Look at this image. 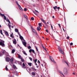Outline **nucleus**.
Returning <instances> with one entry per match:
<instances>
[{"instance_id": "nucleus-17", "label": "nucleus", "mask_w": 77, "mask_h": 77, "mask_svg": "<svg viewBox=\"0 0 77 77\" xmlns=\"http://www.w3.org/2000/svg\"><path fill=\"white\" fill-rule=\"evenodd\" d=\"M59 72L60 74H62V75H63V76H64V75H63V73L62 72V71H60V70H59Z\"/></svg>"}, {"instance_id": "nucleus-52", "label": "nucleus", "mask_w": 77, "mask_h": 77, "mask_svg": "<svg viewBox=\"0 0 77 77\" xmlns=\"http://www.w3.org/2000/svg\"><path fill=\"white\" fill-rule=\"evenodd\" d=\"M38 63H40V61H39V60H38Z\"/></svg>"}, {"instance_id": "nucleus-1", "label": "nucleus", "mask_w": 77, "mask_h": 77, "mask_svg": "<svg viewBox=\"0 0 77 77\" xmlns=\"http://www.w3.org/2000/svg\"><path fill=\"white\" fill-rule=\"evenodd\" d=\"M58 49L59 52H60L61 54H62L63 55V54H64V53L63 52V51H62V48H61L60 47H58Z\"/></svg>"}, {"instance_id": "nucleus-45", "label": "nucleus", "mask_w": 77, "mask_h": 77, "mask_svg": "<svg viewBox=\"0 0 77 77\" xmlns=\"http://www.w3.org/2000/svg\"><path fill=\"white\" fill-rule=\"evenodd\" d=\"M23 66H26V65H25V64H24V63H23Z\"/></svg>"}, {"instance_id": "nucleus-56", "label": "nucleus", "mask_w": 77, "mask_h": 77, "mask_svg": "<svg viewBox=\"0 0 77 77\" xmlns=\"http://www.w3.org/2000/svg\"><path fill=\"white\" fill-rule=\"evenodd\" d=\"M36 67H37V68H39V65L37 66H36Z\"/></svg>"}, {"instance_id": "nucleus-57", "label": "nucleus", "mask_w": 77, "mask_h": 77, "mask_svg": "<svg viewBox=\"0 0 77 77\" xmlns=\"http://www.w3.org/2000/svg\"><path fill=\"white\" fill-rule=\"evenodd\" d=\"M46 26L47 27H48V26L47 25V24L46 23Z\"/></svg>"}, {"instance_id": "nucleus-41", "label": "nucleus", "mask_w": 77, "mask_h": 77, "mask_svg": "<svg viewBox=\"0 0 77 77\" xmlns=\"http://www.w3.org/2000/svg\"><path fill=\"white\" fill-rule=\"evenodd\" d=\"M3 56V54H2V53H0V57H1V56Z\"/></svg>"}, {"instance_id": "nucleus-2", "label": "nucleus", "mask_w": 77, "mask_h": 77, "mask_svg": "<svg viewBox=\"0 0 77 77\" xmlns=\"http://www.w3.org/2000/svg\"><path fill=\"white\" fill-rule=\"evenodd\" d=\"M63 73L66 75V74H68V70H67L66 68H64L63 69Z\"/></svg>"}, {"instance_id": "nucleus-32", "label": "nucleus", "mask_w": 77, "mask_h": 77, "mask_svg": "<svg viewBox=\"0 0 77 77\" xmlns=\"http://www.w3.org/2000/svg\"><path fill=\"white\" fill-rule=\"evenodd\" d=\"M0 15L2 17H4V16H5V14H1V13H0Z\"/></svg>"}, {"instance_id": "nucleus-18", "label": "nucleus", "mask_w": 77, "mask_h": 77, "mask_svg": "<svg viewBox=\"0 0 77 77\" xmlns=\"http://www.w3.org/2000/svg\"><path fill=\"white\" fill-rule=\"evenodd\" d=\"M32 63H28V65H29L30 66H32Z\"/></svg>"}, {"instance_id": "nucleus-22", "label": "nucleus", "mask_w": 77, "mask_h": 77, "mask_svg": "<svg viewBox=\"0 0 77 77\" xmlns=\"http://www.w3.org/2000/svg\"><path fill=\"white\" fill-rule=\"evenodd\" d=\"M31 74L32 75H33V76H35V72H32L31 73Z\"/></svg>"}, {"instance_id": "nucleus-19", "label": "nucleus", "mask_w": 77, "mask_h": 77, "mask_svg": "<svg viewBox=\"0 0 77 77\" xmlns=\"http://www.w3.org/2000/svg\"><path fill=\"white\" fill-rule=\"evenodd\" d=\"M42 21L43 22H44V23H45V24H46V23H45V21H44V19H43V18H42L41 19Z\"/></svg>"}, {"instance_id": "nucleus-15", "label": "nucleus", "mask_w": 77, "mask_h": 77, "mask_svg": "<svg viewBox=\"0 0 77 77\" xmlns=\"http://www.w3.org/2000/svg\"><path fill=\"white\" fill-rule=\"evenodd\" d=\"M15 51V50L14 49H12V50L11 51V53H12V54H14V52Z\"/></svg>"}, {"instance_id": "nucleus-33", "label": "nucleus", "mask_w": 77, "mask_h": 77, "mask_svg": "<svg viewBox=\"0 0 77 77\" xmlns=\"http://www.w3.org/2000/svg\"><path fill=\"white\" fill-rule=\"evenodd\" d=\"M50 25H51V29L52 30H53V26H52V25L51 24H50Z\"/></svg>"}, {"instance_id": "nucleus-36", "label": "nucleus", "mask_w": 77, "mask_h": 77, "mask_svg": "<svg viewBox=\"0 0 77 77\" xmlns=\"http://www.w3.org/2000/svg\"><path fill=\"white\" fill-rule=\"evenodd\" d=\"M31 20H32V21L34 20V18H33V17H32L31 18Z\"/></svg>"}, {"instance_id": "nucleus-26", "label": "nucleus", "mask_w": 77, "mask_h": 77, "mask_svg": "<svg viewBox=\"0 0 77 77\" xmlns=\"http://www.w3.org/2000/svg\"><path fill=\"white\" fill-rule=\"evenodd\" d=\"M31 68L32 69H33V70H34V71H36V69H35L33 67H31Z\"/></svg>"}, {"instance_id": "nucleus-14", "label": "nucleus", "mask_w": 77, "mask_h": 77, "mask_svg": "<svg viewBox=\"0 0 77 77\" xmlns=\"http://www.w3.org/2000/svg\"><path fill=\"white\" fill-rule=\"evenodd\" d=\"M22 52L24 54H25V55H26V56H27V54L26 53V52L24 51H23Z\"/></svg>"}, {"instance_id": "nucleus-29", "label": "nucleus", "mask_w": 77, "mask_h": 77, "mask_svg": "<svg viewBox=\"0 0 77 77\" xmlns=\"http://www.w3.org/2000/svg\"><path fill=\"white\" fill-rule=\"evenodd\" d=\"M13 66L14 69H16V68H17V67H16V66H15V65H14V64H13Z\"/></svg>"}, {"instance_id": "nucleus-54", "label": "nucleus", "mask_w": 77, "mask_h": 77, "mask_svg": "<svg viewBox=\"0 0 77 77\" xmlns=\"http://www.w3.org/2000/svg\"><path fill=\"white\" fill-rule=\"evenodd\" d=\"M10 77H14V76L13 75H11L10 76Z\"/></svg>"}, {"instance_id": "nucleus-35", "label": "nucleus", "mask_w": 77, "mask_h": 77, "mask_svg": "<svg viewBox=\"0 0 77 77\" xmlns=\"http://www.w3.org/2000/svg\"><path fill=\"white\" fill-rule=\"evenodd\" d=\"M5 69L6 71H8V67H7V66L5 67Z\"/></svg>"}, {"instance_id": "nucleus-60", "label": "nucleus", "mask_w": 77, "mask_h": 77, "mask_svg": "<svg viewBox=\"0 0 77 77\" xmlns=\"http://www.w3.org/2000/svg\"><path fill=\"white\" fill-rule=\"evenodd\" d=\"M33 13H34V14H35V15H36V13H35V12L33 11Z\"/></svg>"}, {"instance_id": "nucleus-64", "label": "nucleus", "mask_w": 77, "mask_h": 77, "mask_svg": "<svg viewBox=\"0 0 77 77\" xmlns=\"http://www.w3.org/2000/svg\"><path fill=\"white\" fill-rule=\"evenodd\" d=\"M52 18H54V16H52Z\"/></svg>"}, {"instance_id": "nucleus-59", "label": "nucleus", "mask_w": 77, "mask_h": 77, "mask_svg": "<svg viewBox=\"0 0 77 77\" xmlns=\"http://www.w3.org/2000/svg\"><path fill=\"white\" fill-rule=\"evenodd\" d=\"M42 47H43V48L44 49H45V48H44V46H43V45H42Z\"/></svg>"}, {"instance_id": "nucleus-3", "label": "nucleus", "mask_w": 77, "mask_h": 77, "mask_svg": "<svg viewBox=\"0 0 77 77\" xmlns=\"http://www.w3.org/2000/svg\"><path fill=\"white\" fill-rule=\"evenodd\" d=\"M32 51L34 53V54H35V51L33 49H30L29 51V52L30 53H32Z\"/></svg>"}, {"instance_id": "nucleus-9", "label": "nucleus", "mask_w": 77, "mask_h": 77, "mask_svg": "<svg viewBox=\"0 0 77 77\" xmlns=\"http://www.w3.org/2000/svg\"><path fill=\"white\" fill-rule=\"evenodd\" d=\"M22 43H23V45H24L25 47H27V46H26V44H27V43H26V42H22Z\"/></svg>"}, {"instance_id": "nucleus-16", "label": "nucleus", "mask_w": 77, "mask_h": 77, "mask_svg": "<svg viewBox=\"0 0 77 77\" xmlns=\"http://www.w3.org/2000/svg\"><path fill=\"white\" fill-rule=\"evenodd\" d=\"M18 7L19 9H20V10H21V11H23V9H22V8H21V6H20V5L18 6Z\"/></svg>"}, {"instance_id": "nucleus-30", "label": "nucleus", "mask_w": 77, "mask_h": 77, "mask_svg": "<svg viewBox=\"0 0 77 77\" xmlns=\"http://www.w3.org/2000/svg\"><path fill=\"white\" fill-rule=\"evenodd\" d=\"M38 26L39 27H41L42 26V24H41V23H38Z\"/></svg>"}, {"instance_id": "nucleus-10", "label": "nucleus", "mask_w": 77, "mask_h": 77, "mask_svg": "<svg viewBox=\"0 0 77 77\" xmlns=\"http://www.w3.org/2000/svg\"><path fill=\"white\" fill-rule=\"evenodd\" d=\"M4 32H5V33L6 36H9V34L8 33V32L6 31H4Z\"/></svg>"}, {"instance_id": "nucleus-62", "label": "nucleus", "mask_w": 77, "mask_h": 77, "mask_svg": "<svg viewBox=\"0 0 77 77\" xmlns=\"http://www.w3.org/2000/svg\"><path fill=\"white\" fill-rule=\"evenodd\" d=\"M8 22L9 24H11V22H10V21H8Z\"/></svg>"}, {"instance_id": "nucleus-8", "label": "nucleus", "mask_w": 77, "mask_h": 77, "mask_svg": "<svg viewBox=\"0 0 77 77\" xmlns=\"http://www.w3.org/2000/svg\"><path fill=\"white\" fill-rule=\"evenodd\" d=\"M5 59L6 62H9V60H10V58L9 57H6Z\"/></svg>"}, {"instance_id": "nucleus-48", "label": "nucleus", "mask_w": 77, "mask_h": 77, "mask_svg": "<svg viewBox=\"0 0 77 77\" xmlns=\"http://www.w3.org/2000/svg\"><path fill=\"white\" fill-rule=\"evenodd\" d=\"M2 53H3V54H4L5 53V51H3L2 52Z\"/></svg>"}, {"instance_id": "nucleus-49", "label": "nucleus", "mask_w": 77, "mask_h": 77, "mask_svg": "<svg viewBox=\"0 0 77 77\" xmlns=\"http://www.w3.org/2000/svg\"><path fill=\"white\" fill-rule=\"evenodd\" d=\"M73 45V43L72 42L70 44V45Z\"/></svg>"}, {"instance_id": "nucleus-21", "label": "nucleus", "mask_w": 77, "mask_h": 77, "mask_svg": "<svg viewBox=\"0 0 77 77\" xmlns=\"http://www.w3.org/2000/svg\"><path fill=\"white\" fill-rule=\"evenodd\" d=\"M13 33H12L10 35V36L12 38V39H13V38H14V37L13 36Z\"/></svg>"}, {"instance_id": "nucleus-40", "label": "nucleus", "mask_w": 77, "mask_h": 77, "mask_svg": "<svg viewBox=\"0 0 77 77\" xmlns=\"http://www.w3.org/2000/svg\"><path fill=\"white\" fill-rule=\"evenodd\" d=\"M65 63H66L68 66H69V64H68V63L67 62H65Z\"/></svg>"}, {"instance_id": "nucleus-25", "label": "nucleus", "mask_w": 77, "mask_h": 77, "mask_svg": "<svg viewBox=\"0 0 77 77\" xmlns=\"http://www.w3.org/2000/svg\"><path fill=\"white\" fill-rule=\"evenodd\" d=\"M8 27H9L10 29H11V25L10 24L9 25V23H8Z\"/></svg>"}, {"instance_id": "nucleus-5", "label": "nucleus", "mask_w": 77, "mask_h": 77, "mask_svg": "<svg viewBox=\"0 0 77 77\" xmlns=\"http://www.w3.org/2000/svg\"><path fill=\"white\" fill-rule=\"evenodd\" d=\"M0 45H1L2 47H5V44L2 42H0Z\"/></svg>"}, {"instance_id": "nucleus-61", "label": "nucleus", "mask_w": 77, "mask_h": 77, "mask_svg": "<svg viewBox=\"0 0 77 77\" xmlns=\"http://www.w3.org/2000/svg\"><path fill=\"white\" fill-rule=\"evenodd\" d=\"M42 66H43V67H44V65H43V64H41Z\"/></svg>"}, {"instance_id": "nucleus-39", "label": "nucleus", "mask_w": 77, "mask_h": 77, "mask_svg": "<svg viewBox=\"0 0 77 77\" xmlns=\"http://www.w3.org/2000/svg\"><path fill=\"white\" fill-rule=\"evenodd\" d=\"M4 20H6V16H4Z\"/></svg>"}, {"instance_id": "nucleus-58", "label": "nucleus", "mask_w": 77, "mask_h": 77, "mask_svg": "<svg viewBox=\"0 0 77 77\" xmlns=\"http://www.w3.org/2000/svg\"><path fill=\"white\" fill-rule=\"evenodd\" d=\"M35 11H36V12H37V13H38V11H36V10H35Z\"/></svg>"}, {"instance_id": "nucleus-44", "label": "nucleus", "mask_w": 77, "mask_h": 77, "mask_svg": "<svg viewBox=\"0 0 77 77\" xmlns=\"http://www.w3.org/2000/svg\"><path fill=\"white\" fill-rule=\"evenodd\" d=\"M31 48V46H29L28 47V49H30Z\"/></svg>"}, {"instance_id": "nucleus-12", "label": "nucleus", "mask_w": 77, "mask_h": 77, "mask_svg": "<svg viewBox=\"0 0 77 77\" xmlns=\"http://www.w3.org/2000/svg\"><path fill=\"white\" fill-rule=\"evenodd\" d=\"M37 30L38 31H40L41 30V27L39 26H38L37 28Z\"/></svg>"}, {"instance_id": "nucleus-51", "label": "nucleus", "mask_w": 77, "mask_h": 77, "mask_svg": "<svg viewBox=\"0 0 77 77\" xmlns=\"http://www.w3.org/2000/svg\"><path fill=\"white\" fill-rule=\"evenodd\" d=\"M36 49L37 50V51H38V48H37V47H36Z\"/></svg>"}, {"instance_id": "nucleus-24", "label": "nucleus", "mask_w": 77, "mask_h": 77, "mask_svg": "<svg viewBox=\"0 0 77 77\" xmlns=\"http://www.w3.org/2000/svg\"><path fill=\"white\" fill-rule=\"evenodd\" d=\"M53 8L54 9V10H56V9H57V6H55V7H54Z\"/></svg>"}, {"instance_id": "nucleus-23", "label": "nucleus", "mask_w": 77, "mask_h": 77, "mask_svg": "<svg viewBox=\"0 0 77 77\" xmlns=\"http://www.w3.org/2000/svg\"><path fill=\"white\" fill-rule=\"evenodd\" d=\"M15 31L16 32H18V29L17 28L15 29Z\"/></svg>"}, {"instance_id": "nucleus-28", "label": "nucleus", "mask_w": 77, "mask_h": 77, "mask_svg": "<svg viewBox=\"0 0 77 77\" xmlns=\"http://www.w3.org/2000/svg\"><path fill=\"white\" fill-rule=\"evenodd\" d=\"M16 3L17 4V5L19 6H20V5H19V4H18V2L16 1Z\"/></svg>"}, {"instance_id": "nucleus-38", "label": "nucleus", "mask_w": 77, "mask_h": 77, "mask_svg": "<svg viewBox=\"0 0 77 77\" xmlns=\"http://www.w3.org/2000/svg\"><path fill=\"white\" fill-rule=\"evenodd\" d=\"M17 55L18 56L19 58H20V57H21V55H20V54H17Z\"/></svg>"}, {"instance_id": "nucleus-11", "label": "nucleus", "mask_w": 77, "mask_h": 77, "mask_svg": "<svg viewBox=\"0 0 77 77\" xmlns=\"http://www.w3.org/2000/svg\"><path fill=\"white\" fill-rule=\"evenodd\" d=\"M13 60H14V59H13V58H11L10 60V62L12 64L13 63Z\"/></svg>"}, {"instance_id": "nucleus-43", "label": "nucleus", "mask_w": 77, "mask_h": 77, "mask_svg": "<svg viewBox=\"0 0 77 77\" xmlns=\"http://www.w3.org/2000/svg\"><path fill=\"white\" fill-rule=\"evenodd\" d=\"M27 10L26 8H25L24 10V11H27Z\"/></svg>"}, {"instance_id": "nucleus-31", "label": "nucleus", "mask_w": 77, "mask_h": 77, "mask_svg": "<svg viewBox=\"0 0 77 77\" xmlns=\"http://www.w3.org/2000/svg\"><path fill=\"white\" fill-rule=\"evenodd\" d=\"M24 17L25 18H26V19H27V16H26V15L24 14Z\"/></svg>"}, {"instance_id": "nucleus-42", "label": "nucleus", "mask_w": 77, "mask_h": 77, "mask_svg": "<svg viewBox=\"0 0 77 77\" xmlns=\"http://www.w3.org/2000/svg\"><path fill=\"white\" fill-rule=\"evenodd\" d=\"M29 59L31 61H32V58H31V57H29Z\"/></svg>"}, {"instance_id": "nucleus-27", "label": "nucleus", "mask_w": 77, "mask_h": 77, "mask_svg": "<svg viewBox=\"0 0 77 77\" xmlns=\"http://www.w3.org/2000/svg\"><path fill=\"white\" fill-rule=\"evenodd\" d=\"M28 23L29 26H30V27H31V28H32V25H31V24H30V23L29 22H28Z\"/></svg>"}, {"instance_id": "nucleus-53", "label": "nucleus", "mask_w": 77, "mask_h": 77, "mask_svg": "<svg viewBox=\"0 0 77 77\" xmlns=\"http://www.w3.org/2000/svg\"><path fill=\"white\" fill-rule=\"evenodd\" d=\"M69 36H68L67 37V39H69Z\"/></svg>"}, {"instance_id": "nucleus-13", "label": "nucleus", "mask_w": 77, "mask_h": 77, "mask_svg": "<svg viewBox=\"0 0 77 77\" xmlns=\"http://www.w3.org/2000/svg\"><path fill=\"white\" fill-rule=\"evenodd\" d=\"M19 36L20 38V39H21V40H22V39H23V37L21 35V34H19Z\"/></svg>"}, {"instance_id": "nucleus-47", "label": "nucleus", "mask_w": 77, "mask_h": 77, "mask_svg": "<svg viewBox=\"0 0 77 77\" xmlns=\"http://www.w3.org/2000/svg\"><path fill=\"white\" fill-rule=\"evenodd\" d=\"M58 25L59 26V27L60 28H61V26H60V24H58Z\"/></svg>"}, {"instance_id": "nucleus-34", "label": "nucleus", "mask_w": 77, "mask_h": 77, "mask_svg": "<svg viewBox=\"0 0 77 77\" xmlns=\"http://www.w3.org/2000/svg\"><path fill=\"white\" fill-rule=\"evenodd\" d=\"M1 35H3V36H4V35H3V33L2 32V30H1Z\"/></svg>"}, {"instance_id": "nucleus-20", "label": "nucleus", "mask_w": 77, "mask_h": 77, "mask_svg": "<svg viewBox=\"0 0 77 77\" xmlns=\"http://www.w3.org/2000/svg\"><path fill=\"white\" fill-rule=\"evenodd\" d=\"M17 41L16 40H14L13 41V43L14 44H15V45H16L17 44V43L16 42Z\"/></svg>"}, {"instance_id": "nucleus-50", "label": "nucleus", "mask_w": 77, "mask_h": 77, "mask_svg": "<svg viewBox=\"0 0 77 77\" xmlns=\"http://www.w3.org/2000/svg\"><path fill=\"white\" fill-rule=\"evenodd\" d=\"M46 32H47V33H48V29H46Z\"/></svg>"}, {"instance_id": "nucleus-37", "label": "nucleus", "mask_w": 77, "mask_h": 77, "mask_svg": "<svg viewBox=\"0 0 77 77\" xmlns=\"http://www.w3.org/2000/svg\"><path fill=\"white\" fill-rule=\"evenodd\" d=\"M21 60L23 62L24 61V60L23 59V58H21Z\"/></svg>"}, {"instance_id": "nucleus-6", "label": "nucleus", "mask_w": 77, "mask_h": 77, "mask_svg": "<svg viewBox=\"0 0 77 77\" xmlns=\"http://www.w3.org/2000/svg\"><path fill=\"white\" fill-rule=\"evenodd\" d=\"M31 29L32 30V32H33V33H35V34H37V32H36V31L35 30V29L32 28V27H31Z\"/></svg>"}, {"instance_id": "nucleus-63", "label": "nucleus", "mask_w": 77, "mask_h": 77, "mask_svg": "<svg viewBox=\"0 0 77 77\" xmlns=\"http://www.w3.org/2000/svg\"><path fill=\"white\" fill-rule=\"evenodd\" d=\"M35 35H37V36H39V35H38V34H37H37H35Z\"/></svg>"}, {"instance_id": "nucleus-46", "label": "nucleus", "mask_w": 77, "mask_h": 77, "mask_svg": "<svg viewBox=\"0 0 77 77\" xmlns=\"http://www.w3.org/2000/svg\"><path fill=\"white\" fill-rule=\"evenodd\" d=\"M57 9H58V11H59V9H60V7H57Z\"/></svg>"}, {"instance_id": "nucleus-7", "label": "nucleus", "mask_w": 77, "mask_h": 77, "mask_svg": "<svg viewBox=\"0 0 77 77\" xmlns=\"http://www.w3.org/2000/svg\"><path fill=\"white\" fill-rule=\"evenodd\" d=\"M33 60L34 63H35V65L36 66L38 65V64H37V63H36V62H37V59H34Z\"/></svg>"}, {"instance_id": "nucleus-55", "label": "nucleus", "mask_w": 77, "mask_h": 77, "mask_svg": "<svg viewBox=\"0 0 77 77\" xmlns=\"http://www.w3.org/2000/svg\"><path fill=\"white\" fill-rule=\"evenodd\" d=\"M9 20L8 19H7V21L8 22V21H9Z\"/></svg>"}, {"instance_id": "nucleus-4", "label": "nucleus", "mask_w": 77, "mask_h": 77, "mask_svg": "<svg viewBox=\"0 0 77 77\" xmlns=\"http://www.w3.org/2000/svg\"><path fill=\"white\" fill-rule=\"evenodd\" d=\"M50 60L52 62H54V63H56V62H55V61L54 60V59H53V57H52L50 56Z\"/></svg>"}]
</instances>
